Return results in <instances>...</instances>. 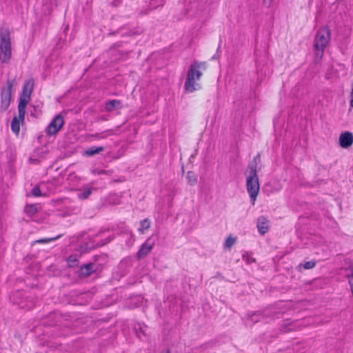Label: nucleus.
Here are the masks:
<instances>
[{"label":"nucleus","mask_w":353,"mask_h":353,"mask_svg":"<svg viewBox=\"0 0 353 353\" xmlns=\"http://www.w3.org/2000/svg\"><path fill=\"white\" fill-rule=\"evenodd\" d=\"M206 69L205 62L194 61L190 65L187 72L184 89L187 92H193L200 88L199 83L203 75V71Z\"/></svg>","instance_id":"f257e3e1"},{"label":"nucleus","mask_w":353,"mask_h":353,"mask_svg":"<svg viewBox=\"0 0 353 353\" xmlns=\"http://www.w3.org/2000/svg\"><path fill=\"white\" fill-rule=\"evenodd\" d=\"M256 158L254 159L256 161ZM246 176V188L250 197L254 204L256 196L259 192V181L256 173V163H252L249 164L248 170L245 171Z\"/></svg>","instance_id":"f03ea898"},{"label":"nucleus","mask_w":353,"mask_h":353,"mask_svg":"<svg viewBox=\"0 0 353 353\" xmlns=\"http://www.w3.org/2000/svg\"><path fill=\"white\" fill-rule=\"evenodd\" d=\"M330 39V30L327 27L321 28L317 32L314 42V62L319 63L323 58L324 50Z\"/></svg>","instance_id":"7ed1b4c3"},{"label":"nucleus","mask_w":353,"mask_h":353,"mask_svg":"<svg viewBox=\"0 0 353 353\" xmlns=\"http://www.w3.org/2000/svg\"><path fill=\"white\" fill-rule=\"evenodd\" d=\"M12 56L10 32L7 29H0V61L9 63Z\"/></svg>","instance_id":"20e7f679"},{"label":"nucleus","mask_w":353,"mask_h":353,"mask_svg":"<svg viewBox=\"0 0 353 353\" xmlns=\"http://www.w3.org/2000/svg\"><path fill=\"white\" fill-rule=\"evenodd\" d=\"M12 86V82L8 81L6 85L2 88L1 101V110L2 111H6L10 106Z\"/></svg>","instance_id":"39448f33"},{"label":"nucleus","mask_w":353,"mask_h":353,"mask_svg":"<svg viewBox=\"0 0 353 353\" xmlns=\"http://www.w3.org/2000/svg\"><path fill=\"white\" fill-rule=\"evenodd\" d=\"M63 124V117L61 114L56 115L47 126L46 129V134L48 136L56 134L61 129Z\"/></svg>","instance_id":"423d86ee"},{"label":"nucleus","mask_w":353,"mask_h":353,"mask_svg":"<svg viewBox=\"0 0 353 353\" xmlns=\"http://www.w3.org/2000/svg\"><path fill=\"white\" fill-rule=\"evenodd\" d=\"M353 143V134L350 132H345L340 135L339 144L343 148H347Z\"/></svg>","instance_id":"0eeeda50"},{"label":"nucleus","mask_w":353,"mask_h":353,"mask_svg":"<svg viewBox=\"0 0 353 353\" xmlns=\"http://www.w3.org/2000/svg\"><path fill=\"white\" fill-rule=\"evenodd\" d=\"M30 97L28 96V94H21L19 99V103L18 105V111L19 114V117L21 119H24L26 114V105L30 101Z\"/></svg>","instance_id":"6e6552de"},{"label":"nucleus","mask_w":353,"mask_h":353,"mask_svg":"<svg viewBox=\"0 0 353 353\" xmlns=\"http://www.w3.org/2000/svg\"><path fill=\"white\" fill-rule=\"evenodd\" d=\"M263 316L259 312L253 313H248L243 318V321L246 326H252L255 323L259 321Z\"/></svg>","instance_id":"1a4fd4ad"},{"label":"nucleus","mask_w":353,"mask_h":353,"mask_svg":"<svg viewBox=\"0 0 353 353\" xmlns=\"http://www.w3.org/2000/svg\"><path fill=\"white\" fill-rule=\"evenodd\" d=\"M153 245L149 243L148 241L145 242L141 247L140 250L137 252L138 259H143L152 250Z\"/></svg>","instance_id":"9d476101"},{"label":"nucleus","mask_w":353,"mask_h":353,"mask_svg":"<svg viewBox=\"0 0 353 353\" xmlns=\"http://www.w3.org/2000/svg\"><path fill=\"white\" fill-rule=\"evenodd\" d=\"M268 223V221L265 217L261 216L258 219L257 228L261 234L263 235L268 231L269 227Z\"/></svg>","instance_id":"9b49d317"},{"label":"nucleus","mask_w":353,"mask_h":353,"mask_svg":"<svg viewBox=\"0 0 353 353\" xmlns=\"http://www.w3.org/2000/svg\"><path fill=\"white\" fill-rule=\"evenodd\" d=\"M24 119H21L18 117H14L11 122V130L16 135H18L20 132V124L23 123Z\"/></svg>","instance_id":"f8f14e48"},{"label":"nucleus","mask_w":353,"mask_h":353,"mask_svg":"<svg viewBox=\"0 0 353 353\" xmlns=\"http://www.w3.org/2000/svg\"><path fill=\"white\" fill-rule=\"evenodd\" d=\"M34 87V81L33 79H28L25 81L23 87V94H28V96L31 95L32 90Z\"/></svg>","instance_id":"ddd939ff"},{"label":"nucleus","mask_w":353,"mask_h":353,"mask_svg":"<svg viewBox=\"0 0 353 353\" xmlns=\"http://www.w3.org/2000/svg\"><path fill=\"white\" fill-rule=\"evenodd\" d=\"M114 134V131L113 130H107L101 133L92 134L90 137L94 139H104Z\"/></svg>","instance_id":"4468645a"},{"label":"nucleus","mask_w":353,"mask_h":353,"mask_svg":"<svg viewBox=\"0 0 353 353\" xmlns=\"http://www.w3.org/2000/svg\"><path fill=\"white\" fill-rule=\"evenodd\" d=\"M121 105V101L119 100H110L105 103V110L108 112H112L114 110L119 108Z\"/></svg>","instance_id":"2eb2a0df"},{"label":"nucleus","mask_w":353,"mask_h":353,"mask_svg":"<svg viewBox=\"0 0 353 353\" xmlns=\"http://www.w3.org/2000/svg\"><path fill=\"white\" fill-rule=\"evenodd\" d=\"M104 150V148L102 146L99 147H91L84 151V155L87 157H92Z\"/></svg>","instance_id":"dca6fc26"},{"label":"nucleus","mask_w":353,"mask_h":353,"mask_svg":"<svg viewBox=\"0 0 353 353\" xmlns=\"http://www.w3.org/2000/svg\"><path fill=\"white\" fill-rule=\"evenodd\" d=\"M93 188L90 187H84L81 190H79L78 193V198L80 199H87L92 193Z\"/></svg>","instance_id":"f3484780"},{"label":"nucleus","mask_w":353,"mask_h":353,"mask_svg":"<svg viewBox=\"0 0 353 353\" xmlns=\"http://www.w3.org/2000/svg\"><path fill=\"white\" fill-rule=\"evenodd\" d=\"M39 210V207L36 204L27 205L25 208V212L29 216H34Z\"/></svg>","instance_id":"a211bd4d"},{"label":"nucleus","mask_w":353,"mask_h":353,"mask_svg":"<svg viewBox=\"0 0 353 353\" xmlns=\"http://www.w3.org/2000/svg\"><path fill=\"white\" fill-rule=\"evenodd\" d=\"M94 270V265L92 263L86 264L81 267V274L83 276H89Z\"/></svg>","instance_id":"6ab92c4d"},{"label":"nucleus","mask_w":353,"mask_h":353,"mask_svg":"<svg viewBox=\"0 0 353 353\" xmlns=\"http://www.w3.org/2000/svg\"><path fill=\"white\" fill-rule=\"evenodd\" d=\"M187 180L190 185H194L197 181L196 175L192 171H188L187 173Z\"/></svg>","instance_id":"aec40b11"},{"label":"nucleus","mask_w":353,"mask_h":353,"mask_svg":"<svg viewBox=\"0 0 353 353\" xmlns=\"http://www.w3.org/2000/svg\"><path fill=\"white\" fill-rule=\"evenodd\" d=\"M150 227V221L148 219H145L140 222V227L139 231L141 233H143L145 230L148 229Z\"/></svg>","instance_id":"412c9836"},{"label":"nucleus","mask_w":353,"mask_h":353,"mask_svg":"<svg viewBox=\"0 0 353 353\" xmlns=\"http://www.w3.org/2000/svg\"><path fill=\"white\" fill-rule=\"evenodd\" d=\"M147 327L144 325L138 324L135 325L134 330L139 338H141L140 334L145 335Z\"/></svg>","instance_id":"4be33fe9"},{"label":"nucleus","mask_w":353,"mask_h":353,"mask_svg":"<svg viewBox=\"0 0 353 353\" xmlns=\"http://www.w3.org/2000/svg\"><path fill=\"white\" fill-rule=\"evenodd\" d=\"M236 238L232 237V236H229L225 241L224 247L228 250H230V248L236 243Z\"/></svg>","instance_id":"5701e85b"},{"label":"nucleus","mask_w":353,"mask_h":353,"mask_svg":"<svg viewBox=\"0 0 353 353\" xmlns=\"http://www.w3.org/2000/svg\"><path fill=\"white\" fill-rule=\"evenodd\" d=\"M32 194L34 196H44L45 194H42L41 187L40 186H35L32 189Z\"/></svg>","instance_id":"b1692460"},{"label":"nucleus","mask_w":353,"mask_h":353,"mask_svg":"<svg viewBox=\"0 0 353 353\" xmlns=\"http://www.w3.org/2000/svg\"><path fill=\"white\" fill-rule=\"evenodd\" d=\"M316 265V262L314 261H307L303 264V268L305 270H309L313 268Z\"/></svg>","instance_id":"393cba45"},{"label":"nucleus","mask_w":353,"mask_h":353,"mask_svg":"<svg viewBox=\"0 0 353 353\" xmlns=\"http://www.w3.org/2000/svg\"><path fill=\"white\" fill-rule=\"evenodd\" d=\"M77 262L76 256H70L68 259V263L70 266H74Z\"/></svg>","instance_id":"a878e982"},{"label":"nucleus","mask_w":353,"mask_h":353,"mask_svg":"<svg viewBox=\"0 0 353 353\" xmlns=\"http://www.w3.org/2000/svg\"><path fill=\"white\" fill-rule=\"evenodd\" d=\"M243 259L247 263H251L254 261V259L248 254V253L243 254Z\"/></svg>","instance_id":"bb28decb"},{"label":"nucleus","mask_w":353,"mask_h":353,"mask_svg":"<svg viewBox=\"0 0 353 353\" xmlns=\"http://www.w3.org/2000/svg\"><path fill=\"white\" fill-rule=\"evenodd\" d=\"M57 238H53V239H39L38 241H37L36 242L37 243H48L54 239H56Z\"/></svg>","instance_id":"cd10ccee"},{"label":"nucleus","mask_w":353,"mask_h":353,"mask_svg":"<svg viewBox=\"0 0 353 353\" xmlns=\"http://www.w3.org/2000/svg\"><path fill=\"white\" fill-rule=\"evenodd\" d=\"M273 0H263V4L270 7L272 3Z\"/></svg>","instance_id":"c85d7f7f"},{"label":"nucleus","mask_w":353,"mask_h":353,"mask_svg":"<svg viewBox=\"0 0 353 353\" xmlns=\"http://www.w3.org/2000/svg\"><path fill=\"white\" fill-rule=\"evenodd\" d=\"M192 353H201V348H195L193 350Z\"/></svg>","instance_id":"c756f323"},{"label":"nucleus","mask_w":353,"mask_h":353,"mask_svg":"<svg viewBox=\"0 0 353 353\" xmlns=\"http://www.w3.org/2000/svg\"><path fill=\"white\" fill-rule=\"evenodd\" d=\"M159 353H170V351L168 349H164L162 351H161Z\"/></svg>","instance_id":"7c9ffc66"}]
</instances>
